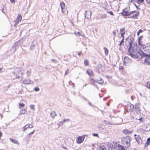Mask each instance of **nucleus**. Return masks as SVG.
Listing matches in <instances>:
<instances>
[{
	"mask_svg": "<svg viewBox=\"0 0 150 150\" xmlns=\"http://www.w3.org/2000/svg\"><path fill=\"white\" fill-rule=\"evenodd\" d=\"M130 42H129V47L128 50V54H129L133 58H137L139 57V55H140L141 57H144L146 56V54L144 53L141 50H139L137 51V49L135 51L134 50V48L132 47V44L133 41L134 40L133 38H131L130 39Z\"/></svg>",
	"mask_w": 150,
	"mask_h": 150,
	"instance_id": "f257e3e1",
	"label": "nucleus"
},
{
	"mask_svg": "<svg viewBox=\"0 0 150 150\" xmlns=\"http://www.w3.org/2000/svg\"><path fill=\"white\" fill-rule=\"evenodd\" d=\"M130 140L128 137H124L122 139V143L126 147H129L130 146Z\"/></svg>",
	"mask_w": 150,
	"mask_h": 150,
	"instance_id": "f03ea898",
	"label": "nucleus"
},
{
	"mask_svg": "<svg viewBox=\"0 0 150 150\" xmlns=\"http://www.w3.org/2000/svg\"><path fill=\"white\" fill-rule=\"evenodd\" d=\"M21 40H19L17 42H15L14 43L11 50V54L14 53L16 51V47L21 44Z\"/></svg>",
	"mask_w": 150,
	"mask_h": 150,
	"instance_id": "7ed1b4c3",
	"label": "nucleus"
},
{
	"mask_svg": "<svg viewBox=\"0 0 150 150\" xmlns=\"http://www.w3.org/2000/svg\"><path fill=\"white\" fill-rule=\"evenodd\" d=\"M85 137V136H79L76 138V142L79 144L82 143L84 140Z\"/></svg>",
	"mask_w": 150,
	"mask_h": 150,
	"instance_id": "20e7f679",
	"label": "nucleus"
},
{
	"mask_svg": "<svg viewBox=\"0 0 150 150\" xmlns=\"http://www.w3.org/2000/svg\"><path fill=\"white\" fill-rule=\"evenodd\" d=\"M91 11L90 10H88L86 11L84 14L85 18L88 19L90 18H91Z\"/></svg>",
	"mask_w": 150,
	"mask_h": 150,
	"instance_id": "39448f33",
	"label": "nucleus"
},
{
	"mask_svg": "<svg viewBox=\"0 0 150 150\" xmlns=\"http://www.w3.org/2000/svg\"><path fill=\"white\" fill-rule=\"evenodd\" d=\"M131 62V60L128 57H125L124 59V64L125 65H128Z\"/></svg>",
	"mask_w": 150,
	"mask_h": 150,
	"instance_id": "423d86ee",
	"label": "nucleus"
},
{
	"mask_svg": "<svg viewBox=\"0 0 150 150\" xmlns=\"http://www.w3.org/2000/svg\"><path fill=\"white\" fill-rule=\"evenodd\" d=\"M18 70H16V71L14 72H13V73L14 74L15 76H16L15 77L16 79H19L21 76H22L23 73L21 72L20 73V75L19 74V72H18Z\"/></svg>",
	"mask_w": 150,
	"mask_h": 150,
	"instance_id": "0eeeda50",
	"label": "nucleus"
},
{
	"mask_svg": "<svg viewBox=\"0 0 150 150\" xmlns=\"http://www.w3.org/2000/svg\"><path fill=\"white\" fill-rule=\"evenodd\" d=\"M108 146L109 148H110L111 149L115 148V144L113 142H110L108 143Z\"/></svg>",
	"mask_w": 150,
	"mask_h": 150,
	"instance_id": "6e6552de",
	"label": "nucleus"
},
{
	"mask_svg": "<svg viewBox=\"0 0 150 150\" xmlns=\"http://www.w3.org/2000/svg\"><path fill=\"white\" fill-rule=\"evenodd\" d=\"M144 57H146L144 60V62L150 65V56H148L146 54V56Z\"/></svg>",
	"mask_w": 150,
	"mask_h": 150,
	"instance_id": "1a4fd4ad",
	"label": "nucleus"
},
{
	"mask_svg": "<svg viewBox=\"0 0 150 150\" xmlns=\"http://www.w3.org/2000/svg\"><path fill=\"white\" fill-rule=\"evenodd\" d=\"M60 5L61 8V9L63 11V13H64V10H65V3L63 2H62L60 3Z\"/></svg>",
	"mask_w": 150,
	"mask_h": 150,
	"instance_id": "9d476101",
	"label": "nucleus"
},
{
	"mask_svg": "<svg viewBox=\"0 0 150 150\" xmlns=\"http://www.w3.org/2000/svg\"><path fill=\"white\" fill-rule=\"evenodd\" d=\"M30 126H31V125H26L23 127V130L24 131H25V130L28 128H32L33 127V126H32L31 127H30Z\"/></svg>",
	"mask_w": 150,
	"mask_h": 150,
	"instance_id": "9b49d317",
	"label": "nucleus"
},
{
	"mask_svg": "<svg viewBox=\"0 0 150 150\" xmlns=\"http://www.w3.org/2000/svg\"><path fill=\"white\" fill-rule=\"evenodd\" d=\"M86 72L90 76H91L93 75V71L91 69H88L86 71Z\"/></svg>",
	"mask_w": 150,
	"mask_h": 150,
	"instance_id": "f8f14e48",
	"label": "nucleus"
},
{
	"mask_svg": "<svg viewBox=\"0 0 150 150\" xmlns=\"http://www.w3.org/2000/svg\"><path fill=\"white\" fill-rule=\"evenodd\" d=\"M122 14L125 16H129L130 15V14L128 12L126 11L123 10L122 13Z\"/></svg>",
	"mask_w": 150,
	"mask_h": 150,
	"instance_id": "ddd939ff",
	"label": "nucleus"
},
{
	"mask_svg": "<svg viewBox=\"0 0 150 150\" xmlns=\"http://www.w3.org/2000/svg\"><path fill=\"white\" fill-rule=\"evenodd\" d=\"M96 81L99 84H101L103 82V80L101 78H99L98 79H97Z\"/></svg>",
	"mask_w": 150,
	"mask_h": 150,
	"instance_id": "4468645a",
	"label": "nucleus"
},
{
	"mask_svg": "<svg viewBox=\"0 0 150 150\" xmlns=\"http://www.w3.org/2000/svg\"><path fill=\"white\" fill-rule=\"evenodd\" d=\"M123 131L124 133H125L126 134H130L132 132L131 131H129L127 129H125V130H124Z\"/></svg>",
	"mask_w": 150,
	"mask_h": 150,
	"instance_id": "2eb2a0df",
	"label": "nucleus"
},
{
	"mask_svg": "<svg viewBox=\"0 0 150 150\" xmlns=\"http://www.w3.org/2000/svg\"><path fill=\"white\" fill-rule=\"evenodd\" d=\"M74 34H75L76 35H78V36H81L83 37H84V35L83 34H82L81 33H80V32H74Z\"/></svg>",
	"mask_w": 150,
	"mask_h": 150,
	"instance_id": "dca6fc26",
	"label": "nucleus"
},
{
	"mask_svg": "<svg viewBox=\"0 0 150 150\" xmlns=\"http://www.w3.org/2000/svg\"><path fill=\"white\" fill-rule=\"evenodd\" d=\"M35 45L34 43V41L33 42L32 45H31L30 47V49L31 50H34L35 48Z\"/></svg>",
	"mask_w": 150,
	"mask_h": 150,
	"instance_id": "f3484780",
	"label": "nucleus"
},
{
	"mask_svg": "<svg viewBox=\"0 0 150 150\" xmlns=\"http://www.w3.org/2000/svg\"><path fill=\"white\" fill-rule=\"evenodd\" d=\"M10 140L13 142V143H14L15 144H18V142L17 140L16 139H13L12 138H10Z\"/></svg>",
	"mask_w": 150,
	"mask_h": 150,
	"instance_id": "a211bd4d",
	"label": "nucleus"
},
{
	"mask_svg": "<svg viewBox=\"0 0 150 150\" xmlns=\"http://www.w3.org/2000/svg\"><path fill=\"white\" fill-rule=\"evenodd\" d=\"M51 116L52 117L53 119H54V117L55 116L57 115L56 114L55 111H52L50 114Z\"/></svg>",
	"mask_w": 150,
	"mask_h": 150,
	"instance_id": "6ab92c4d",
	"label": "nucleus"
},
{
	"mask_svg": "<svg viewBox=\"0 0 150 150\" xmlns=\"http://www.w3.org/2000/svg\"><path fill=\"white\" fill-rule=\"evenodd\" d=\"M129 110L131 112H132L134 108V105H132V104H130L129 105Z\"/></svg>",
	"mask_w": 150,
	"mask_h": 150,
	"instance_id": "aec40b11",
	"label": "nucleus"
},
{
	"mask_svg": "<svg viewBox=\"0 0 150 150\" xmlns=\"http://www.w3.org/2000/svg\"><path fill=\"white\" fill-rule=\"evenodd\" d=\"M31 80L29 79L25 80L23 81V83L25 84H28L30 83Z\"/></svg>",
	"mask_w": 150,
	"mask_h": 150,
	"instance_id": "412c9836",
	"label": "nucleus"
},
{
	"mask_svg": "<svg viewBox=\"0 0 150 150\" xmlns=\"http://www.w3.org/2000/svg\"><path fill=\"white\" fill-rule=\"evenodd\" d=\"M27 110L25 109H23L21 110H20V114H23L25 113L26 112Z\"/></svg>",
	"mask_w": 150,
	"mask_h": 150,
	"instance_id": "4be33fe9",
	"label": "nucleus"
},
{
	"mask_svg": "<svg viewBox=\"0 0 150 150\" xmlns=\"http://www.w3.org/2000/svg\"><path fill=\"white\" fill-rule=\"evenodd\" d=\"M69 120L68 119H66L65 118L62 121H61L60 123H59V125L61 126H62V125H63V124L64 123H65L67 120L68 121Z\"/></svg>",
	"mask_w": 150,
	"mask_h": 150,
	"instance_id": "5701e85b",
	"label": "nucleus"
},
{
	"mask_svg": "<svg viewBox=\"0 0 150 150\" xmlns=\"http://www.w3.org/2000/svg\"><path fill=\"white\" fill-rule=\"evenodd\" d=\"M120 34H125V29L124 28H122L120 29Z\"/></svg>",
	"mask_w": 150,
	"mask_h": 150,
	"instance_id": "b1692460",
	"label": "nucleus"
},
{
	"mask_svg": "<svg viewBox=\"0 0 150 150\" xmlns=\"http://www.w3.org/2000/svg\"><path fill=\"white\" fill-rule=\"evenodd\" d=\"M99 150H106L105 147L104 146H101L99 148Z\"/></svg>",
	"mask_w": 150,
	"mask_h": 150,
	"instance_id": "393cba45",
	"label": "nucleus"
},
{
	"mask_svg": "<svg viewBox=\"0 0 150 150\" xmlns=\"http://www.w3.org/2000/svg\"><path fill=\"white\" fill-rule=\"evenodd\" d=\"M90 83L91 84L94 85V80L93 78H90Z\"/></svg>",
	"mask_w": 150,
	"mask_h": 150,
	"instance_id": "a878e982",
	"label": "nucleus"
},
{
	"mask_svg": "<svg viewBox=\"0 0 150 150\" xmlns=\"http://www.w3.org/2000/svg\"><path fill=\"white\" fill-rule=\"evenodd\" d=\"M84 63L86 66H87L88 65V62L87 59H86L84 60Z\"/></svg>",
	"mask_w": 150,
	"mask_h": 150,
	"instance_id": "bb28decb",
	"label": "nucleus"
},
{
	"mask_svg": "<svg viewBox=\"0 0 150 150\" xmlns=\"http://www.w3.org/2000/svg\"><path fill=\"white\" fill-rule=\"evenodd\" d=\"M22 19V16L21 14H20L18 15L17 19L18 20V21H21Z\"/></svg>",
	"mask_w": 150,
	"mask_h": 150,
	"instance_id": "cd10ccee",
	"label": "nucleus"
},
{
	"mask_svg": "<svg viewBox=\"0 0 150 150\" xmlns=\"http://www.w3.org/2000/svg\"><path fill=\"white\" fill-rule=\"evenodd\" d=\"M135 139L136 141L138 143L140 142V141L141 140L140 138L138 137V136L137 137H135Z\"/></svg>",
	"mask_w": 150,
	"mask_h": 150,
	"instance_id": "c85d7f7f",
	"label": "nucleus"
},
{
	"mask_svg": "<svg viewBox=\"0 0 150 150\" xmlns=\"http://www.w3.org/2000/svg\"><path fill=\"white\" fill-rule=\"evenodd\" d=\"M104 50L105 52V54L106 55H107L108 53V51L107 48L105 47L104 48Z\"/></svg>",
	"mask_w": 150,
	"mask_h": 150,
	"instance_id": "c756f323",
	"label": "nucleus"
},
{
	"mask_svg": "<svg viewBox=\"0 0 150 150\" xmlns=\"http://www.w3.org/2000/svg\"><path fill=\"white\" fill-rule=\"evenodd\" d=\"M19 105L20 107H24L25 105V104L22 103H19Z\"/></svg>",
	"mask_w": 150,
	"mask_h": 150,
	"instance_id": "7c9ffc66",
	"label": "nucleus"
},
{
	"mask_svg": "<svg viewBox=\"0 0 150 150\" xmlns=\"http://www.w3.org/2000/svg\"><path fill=\"white\" fill-rule=\"evenodd\" d=\"M34 90L35 91H38L40 89L38 87H36L34 88Z\"/></svg>",
	"mask_w": 150,
	"mask_h": 150,
	"instance_id": "2f4dec72",
	"label": "nucleus"
},
{
	"mask_svg": "<svg viewBox=\"0 0 150 150\" xmlns=\"http://www.w3.org/2000/svg\"><path fill=\"white\" fill-rule=\"evenodd\" d=\"M142 31H143L142 29H140L137 33V35L139 36L140 33H142Z\"/></svg>",
	"mask_w": 150,
	"mask_h": 150,
	"instance_id": "473e14b6",
	"label": "nucleus"
},
{
	"mask_svg": "<svg viewBox=\"0 0 150 150\" xmlns=\"http://www.w3.org/2000/svg\"><path fill=\"white\" fill-rule=\"evenodd\" d=\"M31 136V135L29 133L28 134H27L26 136H25V138H29Z\"/></svg>",
	"mask_w": 150,
	"mask_h": 150,
	"instance_id": "72a5a7b5",
	"label": "nucleus"
},
{
	"mask_svg": "<svg viewBox=\"0 0 150 150\" xmlns=\"http://www.w3.org/2000/svg\"><path fill=\"white\" fill-rule=\"evenodd\" d=\"M142 36H140L138 38L139 44H139V42L141 40V39H142Z\"/></svg>",
	"mask_w": 150,
	"mask_h": 150,
	"instance_id": "f704fd0d",
	"label": "nucleus"
},
{
	"mask_svg": "<svg viewBox=\"0 0 150 150\" xmlns=\"http://www.w3.org/2000/svg\"><path fill=\"white\" fill-rule=\"evenodd\" d=\"M88 103L90 106L91 107H93V105H92L91 103L89 101H88Z\"/></svg>",
	"mask_w": 150,
	"mask_h": 150,
	"instance_id": "c9c22d12",
	"label": "nucleus"
},
{
	"mask_svg": "<svg viewBox=\"0 0 150 150\" xmlns=\"http://www.w3.org/2000/svg\"><path fill=\"white\" fill-rule=\"evenodd\" d=\"M30 109H33L34 108V105H30Z\"/></svg>",
	"mask_w": 150,
	"mask_h": 150,
	"instance_id": "e433bc0d",
	"label": "nucleus"
},
{
	"mask_svg": "<svg viewBox=\"0 0 150 150\" xmlns=\"http://www.w3.org/2000/svg\"><path fill=\"white\" fill-rule=\"evenodd\" d=\"M147 87L148 88H149L150 89V83H149L148 82L146 85Z\"/></svg>",
	"mask_w": 150,
	"mask_h": 150,
	"instance_id": "4c0bfd02",
	"label": "nucleus"
},
{
	"mask_svg": "<svg viewBox=\"0 0 150 150\" xmlns=\"http://www.w3.org/2000/svg\"><path fill=\"white\" fill-rule=\"evenodd\" d=\"M69 73V70H67L65 72V75H67V74H68V73Z\"/></svg>",
	"mask_w": 150,
	"mask_h": 150,
	"instance_id": "58836bf2",
	"label": "nucleus"
},
{
	"mask_svg": "<svg viewBox=\"0 0 150 150\" xmlns=\"http://www.w3.org/2000/svg\"><path fill=\"white\" fill-rule=\"evenodd\" d=\"M15 0H10V1L11 3H15Z\"/></svg>",
	"mask_w": 150,
	"mask_h": 150,
	"instance_id": "ea45409f",
	"label": "nucleus"
},
{
	"mask_svg": "<svg viewBox=\"0 0 150 150\" xmlns=\"http://www.w3.org/2000/svg\"><path fill=\"white\" fill-rule=\"evenodd\" d=\"M112 33L114 36L115 37L116 35V33L115 32V31H113Z\"/></svg>",
	"mask_w": 150,
	"mask_h": 150,
	"instance_id": "a19ab883",
	"label": "nucleus"
},
{
	"mask_svg": "<svg viewBox=\"0 0 150 150\" xmlns=\"http://www.w3.org/2000/svg\"><path fill=\"white\" fill-rule=\"evenodd\" d=\"M109 13L110 14V15H113V16H114V14H113V13L112 12V11H110V12H109Z\"/></svg>",
	"mask_w": 150,
	"mask_h": 150,
	"instance_id": "79ce46f5",
	"label": "nucleus"
},
{
	"mask_svg": "<svg viewBox=\"0 0 150 150\" xmlns=\"http://www.w3.org/2000/svg\"><path fill=\"white\" fill-rule=\"evenodd\" d=\"M52 61L54 63H56L57 62L56 60L54 59H52Z\"/></svg>",
	"mask_w": 150,
	"mask_h": 150,
	"instance_id": "37998d69",
	"label": "nucleus"
},
{
	"mask_svg": "<svg viewBox=\"0 0 150 150\" xmlns=\"http://www.w3.org/2000/svg\"><path fill=\"white\" fill-rule=\"evenodd\" d=\"M146 1L147 3L150 4V0H146Z\"/></svg>",
	"mask_w": 150,
	"mask_h": 150,
	"instance_id": "c03bdc74",
	"label": "nucleus"
},
{
	"mask_svg": "<svg viewBox=\"0 0 150 150\" xmlns=\"http://www.w3.org/2000/svg\"><path fill=\"white\" fill-rule=\"evenodd\" d=\"M35 130H34L33 131L30 133V134L31 135H32L34 132Z\"/></svg>",
	"mask_w": 150,
	"mask_h": 150,
	"instance_id": "a18cd8bd",
	"label": "nucleus"
},
{
	"mask_svg": "<svg viewBox=\"0 0 150 150\" xmlns=\"http://www.w3.org/2000/svg\"><path fill=\"white\" fill-rule=\"evenodd\" d=\"M35 130H34L33 131L30 133V134L31 135H32L34 132Z\"/></svg>",
	"mask_w": 150,
	"mask_h": 150,
	"instance_id": "49530a36",
	"label": "nucleus"
},
{
	"mask_svg": "<svg viewBox=\"0 0 150 150\" xmlns=\"http://www.w3.org/2000/svg\"><path fill=\"white\" fill-rule=\"evenodd\" d=\"M124 34H121V36L122 37L123 39H124Z\"/></svg>",
	"mask_w": 150,
	"mask_h": 150,
	"instance_id": "de8ad7c7",
	"label": "nucleus"
},
{
	"mask_svg": "<svg viewBox=\"0 0 150 150\" xmlns=\"http://www.w3.org/2000/svg\"><path fill=\"white\" fill-rule=\"evenodd\" d=\"M2 11L3 13H5V12L4 11V8H3L2 9Z\"/></svg>",
	"mask_w": 150,
	"mask_h": 150,
	"instance_id": "09e8293b",
	"label": "nucleus"
},
{
	"mask_svg": "<svg viewBox=\"0 0 150 150\" xmlns=\"http://www.w3.org/2000/svg\"><path fill=\"white\" fill-rule=\"evenodd\" d=\"M2 135V132H0V138L1 137Z\"/></svg>",
	"mask_w": 150,
	"mask_h": 150,
	"instance_id": "8fccbe9b",
	"label": "nucleus"
},
{
	"mask_svg": "<svg viewBox=\"0 0 150 150\" xmlns=\"http://www.w3.org/2000/svg\"><path fill=\"white\" fill-rule=\"evenodd\" d=\"M106 17V16L105 15L101 17V18H105Z\"/></svg>",
	"mask_w": 150,
	"mask_h": 150,
	"instance_id": "3c124183",
	"label": "nucleus"
},
{
	"mask_svg": "<svg viewBox=\"0 0 150 150\" xmlns=\"http://www.w3.org/2000/svg\"><path fill=\"white\" fill-rule=\"evenodd\" d=\"M30 73V71H28H28H27V72L26 73V74H28Z\"/></svg>",
	"mask_w": 150,
	"mask_h": 150,
	"instance_id": "603ef678",
	"label": "nucleus"
},
{
	"mask_svg": "<svg viewBox=\"0 0 150 150\" xmlns=\"http://www.w3.org/2000/svg\"><path fill=\"white\" fill-rule=\"evenodd\" d=\"M81 54V52H79L78 53V55H79V56H80V55Z\"/></svg>",
	"mask_w": 150,
	"mask_h": 150,
	"instance_id": "864d4df0",
	"label": "nucleus"
},
{
	"mask_svg": "<svg viewBox=\"0 0 150 150\" xmlns=\"http://www.w3.org/2000/svg\"><path fill=\"white\" fill-rule=\"evenodd\" d=\"M94 136H97V137H98V134H94Z\"/></svg>",
	"mask_w": 150,
	"mask_h": 150,
	"instance_id": "5fc2aeb1",
	"label": "nucleus"
},
{
	"mask_svg": "<svg viewBox=\"0 0 150 150\" xmlns=\"http://www.w3.org/2000/svg\"><path fill=\"white\" fill-rule=\"evenodd\" d=\"M147 141L149 142H150V138H148V139H147Z\"/></svg>",
	"mask_w": 150,
	"mask_h": 150,
	"instance_id": "6e6d98bb",
	"label": "nucleus"
},
{
	"mask_svg": "<svg viewBox=\"0 0 150 150\" xmlns=\"http://www.w3.org/2000/svg\"><path fill=\"white\" fill-rule=\"evenodd\" d=\"M121 42V43H122V42H124V39H122Z\"/></svg>",
	"mask_w": 150,
	"mask_h": 150,
	"instance_id": "4d7b16f0",
	"label": "nucleus"
},
{
	"mask_svg": "<svg viewBox=\"0 0 150 150\" xmlns=\"http://www.w3.org/2000/svg\"><path fill=\"white\" fill-rule=\"evenodd\" d=\"M119 68L120 69H121L122 70H123V68L121 67H120Z\"/></svg>",
	"mask_w": 150,
	"mask_h": 150,
	"instance_id": "13d9d810",
	"label": "nucleus"
},
{
	"mask_svg": "<svg viewBox=\"0 0 150 150\" xmlns=\"http://www.w3.org/2000/svg\"><path fill=\"white\" fill-rule=\"evenodd\" d=\"M138 0L140 2H142L144 1V0Z\"/></svg>",
	"mask_w": 150,
	"mask_h": 150,
	"instance_id": "bf43d9fd",
	"label": "nucleus"
},
{
	"mask_svg": "<svg viewBox=\"0 0 150 150\" xmlns=\"http://www.w3.org/2000/svg\"><path fill=\"white\" fill-rule=\"evenodd\" d=\"M139 120L140 121H141L142 120V118H140L139 119Z\"/></svg>",
	"mask_w": 150,
	"mask_h": 150,
	"instance_id": "052dcab7",
	"label": "nucleus"
},
{
	"mask_svg": "<svg viewBox=\"0 0 150 150\" xmlns=\"http://www.w3.org/2000/svg\"><path fill=\"white\" fill-rule=\"evenodd\" d=\"M122 43H121V42H120V44H119V45L120 46L122 44Z\"/></svg>",
	"mask_w": 150,
	"mask_h": 150,
	"instance_id": "680f3d73",
	"label": "nucleus"
},
{
	"mask_svg": "<svg viewBox=\"0 0 150 150\" xmlns=\"http://www.w3.org/2000/svg\"><path fill=\"white\" fill-rule=\"evenodd\" d=\"M18 71H19V72H21V70H20V69H19Z\"/></svg>",
	"mask_w": 150,
	"mask_h": 150,
	"instance_id": "e2e57ef3",
	"label": "nucleus"
},
{
	"mask_svg": "<svg viewBox=\"0 0 150 150\" xmlns=\"http://www.w3.org/2000/svg\"><path fill=\"white\" fill-rule=\"evenodd\" d=\"M134 137H136L137 136V135H136V134H135L134 135Z\"/></svg>",
	"mask_w": 150,
	"mask_h": 150,
	"instance_id": "0e129e2a",
	"label": "nucleus"
},
{
	"mask_svg": "<svg viewBox=\"0 0 150 150\" xmlns=\"http://www.w3.org/2000/svg\"><path fill=\"white\" fill-rule=\"evenodd\" d=\"M59 116H61V114H59Z\"/></svg>",
	"mask_w": 150,
	"mask_h": 150,
	"instance_id": "69168bd1",
	"label": "nucleus"
},
{
	"mask_svg": "<svg viewBox=\"0 0 150 150\" xmlns=\"http://www.w3.org/2000/svg\"><path fill=\"white\" fill-rule=\"evenodd\" d=\"M92 134L93 136H94V133H93Z\"/></svg>",
	"mask_w": 150,
	"mask_h": 150,
	"instance_id": "338daca9",
	"label": "nucleus"
},
{
	"mask_svg": "<svg viewBox=\"0 0 150 150\" xmlns=\"http://www.w3.org/2000/svg\"><path fill=\"white\" fill-rule=\"evenodd\" d=\"M84 99L85 100H87L85 98H84Z\"/></svg>",
	"mask_w": 150,
	"mask_h": 150,
	"instance_id": "774afa93",
	"label": "nucleus"
}]
</instances>
